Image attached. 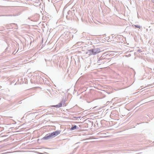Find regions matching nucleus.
<instances>
[{"instance_id": "nucleus-1", "label": "nucleus", "mask_w": 154, "mask_h": 154, "mask_svg": "<svg viewBox=\"0 0 154 154\" xmlns=\"http://www.w3.org/2000/svg\"><path fill=\"white\" fill-rule=\"evenodd\" d=\"M60 133V131H56L53 132L51 134L46 135L43 137L42 139L43 140H48L52 138Z\"/></svg>"}, {"instance_id": "nucleus-2", "label": "nucleus", "mask_w": 154, "mask_h": 154, "mask_svg": "<svg viewBox=\"0 0 154 154\" xmlns=\"http://www.w3.org/2000/svg\"><path fill=\"white\" fill-rule=\"evenodd\" d=\"M65 100H62L58 104L56 105H54L53 106V107L60 108L62 107V106H65Z\"/></svg>"}, {"instance_id": "nucleus-3", "label": "nucleus", "mask_w": 154, "mask_h": 154, "mask_svg": "<svg viewBox=\"0 0 154 154\" xmlns=\"http://www.w3.org/2000/svg\"><path fill=\"white\" fill-rule=\"evenodd\" d=\"M92 50L94 55L99 53L100 51V49L98 48H95L93 49H92Z\"/></svg>"}, {"instance_id": "nucleus-4", "label": "nucleus", "mask_w": 154, "mask_h": 154, "mask_svg": "<svg viewBox=\"0 0 154 154\" xmlns=\"http://www.w3.org/2000/svg\"><path fill=\"white\" fill-rule=\"evenodd\" d=\"M72 11H68L67 13L68 15L66 16V17L67 19L69 20L70 18L72 17Z\"/></svg>"}, {"instance_id": "nucleus-5", "label": "nucleus", "mask_w": 154, "mask_h": 154, "mask_svg": "<svg viewBox=\"0 0 154 154\" xmlns=\"http://www.w3.org/2000/svg\"><path fill=\"white\" fill-rule=\"evenodd\" d=\"M105 62L104 60L102 57H100L99 59L97 61V63L99 65L101 64L102 63H104Z\"/></svg>"}, {"instance_id": "nucleus-6", "label": "nucleus", "mask_w": 154, "mask_h": 154, "mask_svg": "<svg viewBox=\"0 0 154 154\" xmlns=\"http://www.w3.org/2000/svg\"><path fill=\"white\" fill-rule=\"evenodd\" d=\"M86 54H88L89 56L93 55L92 49L88 50V51L86 52Z\"/></svg>"}, {"instance_id": "nucleus-7", "label": "nucleus", "mask_w": 154, "mask_h": 154, "mask_svg": "<svg viewBox=\"0 0 154 154\" xmlns=\"http://www.w3.org/2000/svg\"><path fill=\"white\" fill-rule=\"evenodd\" d=\"M76 128L77 126L76 125L72 126L71 128H70V130L72 131L76 129Z\"/></svg>"}, {"instance_id": "nucleus-8", "label": "nucleus", "mask_w": 154, "mask_h": 154, "mask_svg": "<svg viewBox=\"0 0 154 154\" xmlns=\"http://www.w3.org/2000/svg\"><path fill=\"white\" fill-rule=\"evenodd\" d=\"M134 26L136 28H140V26H139L138 25H134Z\"/></svg>"}, {"instance_id": "nucleus-9", "label": "nucleus", "mask_w": 154, "mask_h": 154, "mask_svg": "<svg viewBox=\"0 0 154 154\" xmlns=\"http://www.w3.org/2000/svg\"><path fill=\"white\" fill-rule=\"evenodd\" d=\"M10 117V118H12V117Z\"/></svg>"}]
</instances>
